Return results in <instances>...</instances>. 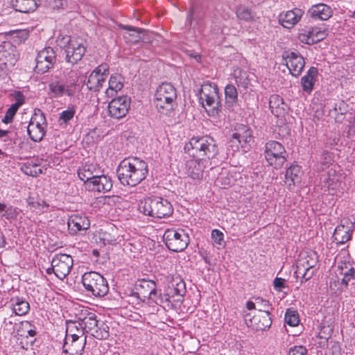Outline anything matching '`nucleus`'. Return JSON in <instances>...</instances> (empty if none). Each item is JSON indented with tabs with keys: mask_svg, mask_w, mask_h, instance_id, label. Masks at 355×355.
Segmentation results:
<instances>
[{
	"mask_svg": "<svg viewBox=\"0 0 355 355\" xmlns=\"http://www.w3.org/2000/svg\"><path fill=\"white\" fill-rule=\"evenodd\" d=\"M317 171L320 173V184L324 191L334 194L340 186L341 174L333 159L331 153L324 150L318 162Z\"/></svg>",
	"mask_w": 355,
	"mask_h": 355,
	"instance_id": "f257e3e1",
	"label": "nucleus"
},
{
	"mask_svg": "<svg viewBox=\"0 0 355 355\" xmlns=\"http://www.w3.org/2000/svg\"><path fill=\"white\" fill-rule=\"evenodd\" d=\"M148 173V164L137 157L122 160L117 168L119 180L123 185L135 187L146 179Z\"/></svg>",
	"mask_w": 355,
	"mask_h": 355,
	"instance_id": "f03ea898",
	"label": "nucleus"
},
{
	"mask_svg": "<svg viewBox=\"0 0 355 355\" xmlns=\"http://www.w3.org/2000/svg\"><path fill=\"white\" fill-rule=\"evenodd\" d=\"M184 150L190 157L204 159L207 163L218 153L217 141L207 135L191 137L185 144Z\"/></svg>",
	"mask_w": 355,
	"mask_h": 355,
	"instance_id": "7ed1b4c3",
	"label": "nucleus"
},
{
	"mask_svg": "<svg viewBox=\"0 0 355 355\" xmlns=\"http://www.w3.org/2000/svg\"><path fill=\"white\" fill-rule=\"evenodd\" d=\"M139 210L146 216L163 218L170 216L173 214V208L168 200L153 196L141 200Z\"/></svg>",
	"mask_w": 355,
	"mask_h": 355,
	"instance_id": "20e7f679",
	"label": "nucleus"
},
{
	"mask_svg": "<svg viewBox=\"0 0 355 355\" xmlns=\"http://www.w3.org/2000/svg\"><path fill=\"white\" fill-rule=\"evenodd\" d=\"M177 98L176 89L171 83L160 85L155 94V104L159 112L168 115L174 109Z\"/></svg>",
	"mask_w": 355,
	"mask_h": 355,
	"instance_id": "39448f33",
	"label": "nucleus"
},
{
	"mask_svg": "<svg viewBox=\"0 0 355 355\" xmlns=\"http://www.w3.org/2000/svg\"><path fill=\"white\" fill-rule=\"evenodd\" d=\"M318 262V257L315 252L302 253L295 271L296 277H300L302 283L310 279L317 270Z\"/></svg>",
	"mask_w": 355,
	"mask_h": 355,
	"instance_id": "423d86ee",
	"label": "nucleus"
},
{
	"mask_svg": "<svg viewBox=\"0 0 355 355\" xmlns=\"http://www.w3.org/2000/svg\"><path fill=\"white\" fill-rule=\"evenodd\" d=\"M82 283L87 292L95 297H103L109 291L107 280L98 272H85L82 277Z\"/></svg>",
	"mask_w": 355,
	"mask_h": 355,
	"instance_id": "0eeeda50",
	"label": "nucleus"
},
{
	"mask_svg": "<svg viewBox=\"0 0 355 355\" xmlns=\"http://www.w3.org/2000/svg\"><path fill=\"white\" fill-rule=\"evenodd\" d=\"M286 150L284 146L277 141L270 140L266 143L264 155L267 163L278 169L283 166L286 161Z\"/></svg>",
	"mask_w": 355,
	"mask_h": 355,
	"instance_id": "6e6552de",
	"label": "nucleus"
},
{
	"mask_svg": "<svg viewBox=\"0 0 355 355\" xmlns=\"http://www.w3.org/2000/svg\"><path fill=\"white\" fill-rule=\"evenodd\" d=\"M136 290L139 298L149 304H159L162 302L161 293L157 291L156 283L153 280H139L136 284Z\"/></svg>",
	"mask_w": 355,
	"mask_h": 355,
	"instance_id": "1a4fd4ad",
	"label": "nucleus"
},
{
	"mask_svg": "<svg viewBox=\"0 0 355 355\" xmlns=\"http://www.w3.org/2000/svg\"><path fill=\"white\" fill-rule=\"evenodd\" d=\"M167 248L173 252L184 250L189 243V237L183 230H167L163 236Z\"/></svg>",
	"mask_w": 355,
	"mask_h": 355,
	"instance_id": "9d476101",
	"label": "nucleus"
},
{
	"mask_svg": "<svg viewBox=\"0 0 355 355\" xmlns=\"http://www.w3.org/2000/svg\"><path fill=\"white\" fill-rule=\"evenodd\" d=\"M46 118L42 112L40 110L35 112L31 117L27 127L28 134L31 140L37 142L40 141L46 133Z\"/></svg>",
	"mask_w": 355,
	"mask_h": 355,
	"instance_id": "9b49d317",
	"label": "nucleus"
},
{
	"mask_svg": "<svg viewBox=\"0 0 355 355\" xmlns=\"http://www.w3.org/2000/svg\"><path fill=\"white\" fill-rule=\"evenodd\" d=\"M53 272L60 279H64L70 272L73 260L72 257L67 254H55L51 261Z\"/></svg>",
	"mask_w": 355,
	"mask_h": 355,
	"instance_id": "f8f14e48",
	"label": "nucleus"
},
{
	"mask_svg": "<svg viewBox=\"0 0 355 355\" xmlns=\"http://www.w3.org/2000/svg\"><path fill=\"white\" fill-rule=\"evenodd\" d=\"M86 51L85 42L82 39H70L65 48L66 60L71 64L80 60Z\"/></svg>",
	"mask_w": 355,
	"mask_h": 355,
	"instance_id": "ddd939ff",
	"label": "nucleus"
},
{
	"mask_svg": "<svg viewBox=\"0 0 355 355\" xmlns=\"http://www.w3.org/2000/svg\"><path fill=\"white\" fill-rule=\"evenodd\" d=\"M327 30L320 26H308L300 31L299 40L306 44H312L320 42L327 36Z\"/></svg>",
	"mask_w": 355,
	"mask_h": 355,
	"instance_id": "4468645a",
	"label": "nucleus"
},
{
	"mask_svg": "<svg viewBox=\"0 0 355 355\" xmlns=\"http://www.w3.org/2000/svg\"><path fill=\"white\" fill-rule=\"evenodd\" d=\"M55 59V53L51 47H46L41 50L35 58V72L44 73L48 71L53 66Z\"/></svg>",
	"mask_w": 355,
	"mask_h": 355,
	"instance_id": "2eb2a0df",
	"label": "nucleus"
},
{
	"mask_svg": "<svg viewBox=\"0 0 355 355\" xmlns=\"http://www.w3.org/2000/svg\"><path fill=\"white\" fill-rule=\"evenodd\" d=\"M130 105V98L127 96L113 98L108 104L109 115L116 119L125 116Z\"/></svg>",
	"mask_w": 355,
	"mask_h": 355,
	"instance_id": "dca6fc26",
	"label": "nucleus"
},
{
	"mask_svg": "<svg viewBox=\"0 0 355 355\" xmlns=\"http://www.w3.org/2000/svg\"><path fill=\"white\" fill-rule=\"evenodd\" d=\"M108 66L101 64L97 67L89 76L87 87L89 90L99 91L108 77Z\"/></svg>",
	"mask_w": 355,
	"mask_h": 355,
	"instance_id": "f3484780",
	"label": "nucleus"
},
{
	"mask_svg": "<svg viewBox=\"0 0 355 355\" xmlns=\"http://www.w3.org/2000/svg\"><path fill=\"white\" fill-rule=\"evenodd\" d=\"M252 141V130L248 125L243 124L236 125L230 139L232 145L234 146L236 149H239V146L244 148L245 145L250 144Z\"/></svg>",
	"mask_w": 355,
	"mask_h": 355,
	"instance_id": "a211bd4d",
	"label": "nucleus"
},
{
	"mask_svg": "<svg viewBox=\"0 0 355 355\" xmlns=\"http://www.w3.org/2000/svg\"><path fill=\"white\" fill-rule=\"evenodd\" d=\"M208 163L204 159L193 158L187 161L185 173L188 177L195 180H200Z\"/></svg>",
	"mask_w": 355,
	"mask_h": 355,
	"instance_id": "6ab92c4d",
	"label": "nucleus"
},
{
	"mask_svg": "<svg viewBox=\"0 0 355 355\" xmlns=\"http://www.w3.org/2000/svg\"><path fill=\"white\" fill-rule=\"evenodd\" d=\"M304 11L300 8L282 12L278 15V21L284 28H293L302 19Z\"/></svg>",
	"mask_w": 355,
	"mask_h": 355,
	"instance_id": "aec40b11",
	"label": "nucleus"
},
{
	"mask_svg": "<svg viewBox=\"0 0 355 355\" xmlns=\"http://www.w3.org/2000/svg\"><path fill=\"white\" fill-rule=\"evenodd\" d=\"M354 231V224L346 220L336 227L333 235L334 241L339 245L345 244L352 239Z\"/></svg>",
	"mask_w": 355,
	"mask_h": 355,
	"instance_id": "412c9836",
	"label": "nucleus"
},
{
	"mask_svg": "<svg viewBox=\"0 0 355 355\" xmlns=\"http://www.w3.org/2000/svg\"><path fill=\"white\" fill-rule=\"evenodd\" d=\"M86 345V336L82 338L65 337L62 352L67 355H82Z\"/></svg>",
	"mask_w": 355,
	"mask_h": 355,
	"instance_id": "4be33fe9",
	"label": "nucleus"
},
{
	"mask_svg": "<svg viewBox=\"0 0 355 355\" xmlns=\"http://www.w3.org/2000/svg\"><path fill=\"white\" fill-rule=\"evenodd\" d=\"M67 225L69 232L71 234H75L78 232L89 229L90 221L85 215L73 214L69 217Z\"/></svg>",
	"mask_w": 355,
	"mask_h": 355,
	"instance_id": "5701e85b",
	"label": "nucleus"
},
{
	"mask_svg": "<svg viewBox=\"0 0 355 355\" xmlns=\"http://www.w3.org/2000/svg\"><path fill=\"white\" fill-rule=\"evenodd\" d=\"M17 59L15 49L11 44L6 43L0 46V69L1 70L13 67Z\"/></svg>",
	"mask_w": 355,
	"mask_h": 355,
	"instance_id": "b1692460",
	"label": "nucleus"
},
{
	"mask_svg": "<svg viewBox=\"0 0 355 355\" xmlns=\"http://www.w3.org/2000/svg\"><path fill=\"white\" fill-rule=\"evenodd\" d=\"M286 65L291 74L295 77L300 76L304 67V58L297 52L290 53L285 59Z\"/></svg>",
	"mask_w": 355,
	"mask_h": 355,
	"instance_id": "393cba45",
	"label": "nucleus"
},
{
	"mask_svg": "<svg viewBox=\"0 0 355 355\" xmlns=\"http://www.w3.org/2000/svg\"><path fill=\"white\" fill-rule=\"evenodd\" d=\"M86 186L89 190L93 191L106 192L111 190L112 182L109 177L101 173L87 183Z\"/></svg>",
	"mask_w": 355,
	"mask_h": 355,
	"instance_id": "a878e982",
	"label": "nucleus"
},
{
	"mask_svg": "<svg viewBox=\"0 0 355 355\" xmlns=\"http://www.w3.org/2000/svg\"><path fill=\"white\" fill-rule=\"evenodd\" d=\"M199 102L209 116H215L218 113L220 107L218 94L205 95V96H200Z\"/></svg>",
	"mask_w": 355,
	"mask_h": 355,
	"instance_id": "bb28decb",
	"label": "nucleus"
},
{
	"mask_svg": "<svg viewBox=\"0 0 355 355\" xmlns=\"http://www.w3.org/2000/svg\"><path fill=\"white\" fill-rule=\"evenodd\" d=\"M339 272L343 275L342 284L347 286L349 283L355 279V263L351 260H345L338 263Z\"/></svg>",
	"mask_w": 355,
	"mask_h": 355,
	"instance_id": "cd10ccee",
	"label": "nucleus"
},
{
	"mask_svg": "<svg viewBox=\"0 0 355 355\" xmlns=\"http://www.w3.org/2000/svg\"><path fill=\"white\" fill-rule=\"evenodd\" d=\"M49 94L53 98H60L64 95L74 96L73 90L68 87L62 79L52 80L49 84Z\"/></svg>",
	"mask_w": 355,
	"mask_h": 355,
	"instance_id": "c85d7f7f",
	"label": "nucleus"
},
{
	"mask_svg": "<svg viewBox=\"0 0 355 355\" xmlns=\"http://www.w3.org/2000/svg\"><path fill=\"white\" fill-rule=\"evenodd\" d=\"M79 78L80 72L76 68H65L63 71V78L62 79L68 87L73 90L74 94L80 90Z\"/></svg>",
	"mask_w": 355,
	"mask_h": 355,
	"instance_id": "c756f323",
	"label": "nucleus"
},
{
	"mask_svg": "<svg viewBox=\"0 0 355 355\" xmlns=\"http://www.w3.org/2000/svg\"><path fill=\"white\" fill-rule=\"evenodd\" d=\"M308 14L313 19L326 21L332 16L333 11L330 6L324 3H318L312 6L309 9Z\"/></svg>",
	"mask_w": 355,
	"mask_h": 355,
	"instance_id": "7c9ffc66",
	"label": "nucleus"
},
{
	"mask_svg": "<svg viewBox=\"0 0 355 355\" xmlns=\"http://www.w3.org/2000/svg\"><path fill=\"white\" fill-rule=\"evenodd\" d=\"M102 173L101 168L94 163L85 164L78 171V175L80 179L83 181L86 184L89 181H92L97 175Z\"/></svg>",
	"mask_w": 355,
	"mask_h": 355,
	"instance_id": "2f4dec72",
	"label": "nucleus"
},
{
	"mask_svg": "<svg viewBox=\"0 0 355 355\" xmlns=\"http://www.w3.org/2000/svg\"><path fill=\"white\" fill-rule=\"evenodd\" d=\"M318 74V69L314 67H311L306 73L302 77L301 85L304 92L311 94L313 89Z\"/></svg>",
	"mask_w": 355,
	"mask_h": 355,
	"instance_id": "473e14b6",
	"label": "nucleus"
},
{
	"mask_svg": "<svg viewBox=\"0 0 355 355\" xmlns=\"http://www.w3.org/2000/svg\"><path fill=\"white\" fill-rule=\"evenodd\" d=\"M123 87V78L119 74L110 76L108 81V87L105 89V94L107 97L112 98L117 94V92Z\"/></svg>",
	"mask_w": 355,
	"mask_h": 355,
	"instance_id": "72a5a7b5",
	"label": "nucleus"
},
{
	"mask_svg": "<svg viewBox=\"0 0 355 355\" xmlns=\"http://www.w3.org/2000/svg\"><path fill=\"white\" fill-rule=\"evenodd\" d=\"M10 4L16 11L24 13L33 12L37 7L35 0H11Z\"/></svg>",
	"mask_w": 355,
	"mask_h": 355,
	"instance_id": "f704fd0d",
	"label": "nucleus"
},
{
	"mask_svg": "<svg viewBox=\"0 0 355 355\" xmlns=\"http://www.w3.org/2000/svg\"><path fill=\"white\" fill-rule=\"evenodd\" d=\"M10 305L13 312L17 315H24L30 309L29 303L19 297H12Z\"/></svg>",
	"mask_w": 355,
	"mask_h": 355,
	"instance_id": "c9c22d12",
	"label": "nucleus"
},
{
	"mask_svg": "<svg viewBox=\"0 0 355 355\" xmlns=\"http://www.w3.org/2000/svg\"><path fill=\"white\" fill-rule=\"evenodd\" d=\"M84 336V329L80 320L68 321L67 322L66 336L70 338H82Z\"/></svg>",
	"mask_w": 355,
	"mask_h": 355,
	"instance_id": "e433bc0d",
	"label": "nucleus"
},
{
	"mask_svg": "<svg viewBox=\"0 0 355 355\" xmlns=\"http://www.w3.org/2000/svg\"><path fill=\"white\" fill-rule=\"evenodd\" d=\"M302 172L298 165H291L286 169L285 178L288 186L294 185L300 182Z\"/></svg>",
	"mask_w": 355,
	"mask_h": 355,
	"instance_id": "4c0bfd02",
	"label": "nucleus"
},
{
	"mask_svg": "<svg viewBox=\"0 0 355 355\" xmlns=\"http://www.w3.org/2000/svg\"><path fill=\"white\" fill-rule=\"evenodd\" d=\"M269 107L271 112L277 116L283 114L285 112V104L283 98L279 95H272L270 97Z\"/></svg>",
	"mask_w": 355,
	"mask_h": 355,
	"instance_id": "58836bf2",
	"label": "nucleus"
},
{
	"mask_svg": "<svg viewBox=\"0 0 355 355\" xmlns=\"http://www.w3.org/2000/svg\"><path fill=\"white\" fill-rule=\"evenodd\" d=\"M225 103L228 107L233 106L238 101L237 89L233 85H227L225 87Z\"/></svg>",
	"mask_w": 355,
	"mask_h": 355,
	"instance_id": "ea45409f",
	"label": "nucleus"
},
{
	"mask_svg": "<svg viewBox=\"0 0 355 355\" xmlns=\"http://www.w3.org/2000/svg\"><path fill=\"white\" fill-rule=\"evenodd\" d=\"M218 94V89L215 83L209 81L204 82L199 89L198 95L205 96V95H215Z\"/></svg>",
	"mask_w": 355,
	"mask_h": 355,
	"instance_id": "a19ab883",
	"label": "nucleus"
},
{
	"mask_svg": "<svg viewBox=\"0 0 355 355\" xmlns=\"http://www.w3.org/2000/svg\"><path fill=\"white\" fill-rule=\"evenodd\" d=\"M80 320L84 329V334L92 330L98 325V321L94 313H89L88 316L85 317L83 319H80Z\"/></svg>",
	"mask_w": 355,
	"mask_h": 355,
	"instance_id": "79ce46f5",
	"label": "nucleus"
},
{
	"mask_svg": "<svg viewBox=\"0 0 355 355\" xmlns=\"http://www.w3.org/2000/svg\"><path fill=\"white\" fill-rule=\"evenodd\" d=\"M257 329L259 330H265L269 328L272 324L270 312L268 311H262L261 315H259Z\"/></svg>",
	"mask_w": 355,
	"mask_h": 355,
	"instance_id": "37998d69",
	"label": "nucleus"
},
{
	"mask_svg": "<svg viewBox=\"0 0 355 355\" xmlns=\"http://www.w3.org/2000/svg\"><path fill=\"white\" fill-rule=\"evenodd\" d=\"M21 335H24L26 337H34L37 334V329L35 325L27 320L22 321L20 324Z\"/></svg>",
	"mask_w": 355,
	"mask_h": 355,
	"instance_id": "c03bdc74",
	"label": "nucleus"
},
{
	"mask_svg": "<svg viewBox=\"0 0 355 355\" xmlns=\"http://www.w3.org/2000/svg\"><path fill=\"white\" fill-rule=\"evenodd\" d=\"M236 16L239 19L250 21L254 19V15L251 10L245 6H239L236 10Z\"/></svg>",
	"mask_w": 355,
	"mask_h": 355,
	"instance_id": "a18cd8bd",
	"label": "nucleus"
},
{
	"mask_svg": "<svg viewBox=\"0 0 355 355\" xmlns=\"http://www.w3.org/2000/svg\"><path fill=\"white\" fill-rule=\"evenodd\" d=\"M284 319L285 322L291 327H296L300 322L297 312L291 309L286 310Z\"/></svg>",
	"mask_w": 355,
	"mask_h": 355,
	"instance_id": "49530a36",
	"label": "nucleus"
},
{
	"mask_svg": "<svg viewBox=\"0 0 355 355\" xmlns=\"http://www.w3.org/2000/svg\"><path fill=\"white\" fill-rule=\"evenodd\" d=\"M76 114V106L69 105L67 110L60 113L59 121L61 123H67L71 120Z\"/></svg>",
	"mask_w": 355,
	"mask_h": 355,
	"instance_id": "de8ad7c7",
	"label": "nucleus"
},
{
	"mask_svg": "<svg viewBox=\"0 0 355 355\" xmlns=\"http://www.w3.org/2000/svg\"><path fill=\"white\" fill-rule=\"evenodd\" d=\"M211 236L213 244L216 246L218 249L225 246L224 234L221 231L214 229L211 231Z\"/></svg>",
	"mask_w": 355,
	"mask_h": 355,
	"instance_id": "09e8293b",
	"label": "nucleus"
},
{
	"mask_svg": "<svg viewBox=\"0 0 355 355\" xmlns=\"http://www.w3.org/2000/svg\"><path fill=\"white\" fill-rule=\"evenodd\" d=\"M28 204L37 211L41 212L46 211L49 207V204L43 200L30 199L28 200Z\"/></svg>",
	"mask_w": 355,
	"mask_h": 355,
	"instance_id": "8fccbe9b",
	"label": "nucleus"
},
{
	"mask_svg": "<svg viewBox=\"0 0 355 355\" xmlns=\"http://www.w3.org/2000/svg\"><path fill=\"white\" fill-rule=\"evenodd\" d=\"M4 213L3 216L7 219L15 218L18 215L17 209L12 206H7L6 205V209L3 211Z\"/></svg>",
	"mask_w": 355,
	"mask_h": 355,
	"instance_id": "3c124183",
	"label": "nucleus"
},
{
	"mask_svg": "<svg viewBox=\"0 0 355 355\" xmlns=\"http://www.w3.org/2000/svg\"><path fill=\"white\" fill-rule=\"evenodd\" d=\"M288 355H308L307 349L302 345H295L290 348Z\"/></svg>",
	"mask_w": 355,
	"mask_h": 355,
	"instance_id": "603ef678",
	"label": "nucleus"
},
{
	"mask_svg": "<svg viewBox=\"0 0 355 355\" xmlns=\"http://www.w3.org/2000/svg\"><path fill=\"white\" fill-rule=\"evenodd\" d=\"M18 109L19 108L17 107V106H15V105H11V106L6 111L4 119L3 121L6 123L10 121L12 119L14 115L16 114Z\"/></svg>",
	"mask_w": 355,
	"mask_h": 355,
	"instance_id": "864d4df0",
	"label": "nucleus"
},
{
	"mask_svg": "<svg viewBox=\"0 0 355 355\" xmlns=\"http://www.w3.org/2000/svg\"><path fill=\"white\" fill-rule=\"evenodd\" d=\"M186 293V288L184 282L180 279L176 283V286L174 288V294L176 295L183 296Z\"/></svg>",
	"mask_w": 355,
	"mask_h": 355,
	"instance_id": "5fc2aeb1",
	"label": "nucleus"
},
{
	"mask_svg": "<svg viewBox=\"0 0 355 355\" xmlns=\"http://www.w3.org/2000/svg\"><path fill=\"white\" fill-rule=\"evenodd\" d=\"M256 301L257 306H259V311L260 313H261L262 311H268V312H270L271 308L268 300L258 298Z\"/></svg>",
	"mask_w": 355,
	"mask_h": 355,
	"instance_id": "6e6d98bb",
	"label": "nucleus"
},
{
	"mask_svg": "<svg viewBox=\"0 0 355 355\" xmlns=\"http://www.w3.org/2000/svg\"><path fill=\"white\" fill-rule=\"evenodd\" d=\"M273 286L277 291H281L286 287V280L283 278L276 277L273 281Z\"/></svg>",
	"mask_w": 355,
	"mask_h": 355,
	"instance_id": "4d7b16f0",
	"label": "nucleus"
},
{
	"mask_svg": "<svg viewBox=\"0 0 355 355\" xmlns=\"http://www.w3.org/2000/svg\"><path fill=\"white\" fill-rule=\"evenodd\" d=\"M14 99L15 103H13V105L17 106V107L18 108H19V107H21L25 101L24 96L20 92H16L14 94Z\"/></svg>",
	"mask_w": 355,
	"mask_h": 355,
	"instance_id": "13d9d810",
	"label": "nucleus"
},
{
	"mask_svg": "<svg viewBox=\"0 0 355 355\" xmlns=\"http://www.w3.org/2000/svg\"><path fill=\"white\" fill-rule=\"evenodd\" d=\"M194 20V8H191L188 12L187 16V22L191 26L193 21Z\"/></svg>",
	"mask_w": 355,
	"mask_h": 355,
	"instance_id": "bf43d9fd",
	"label": "nucleus"
},
{
	"mask_svg": "<svg viewBox=\"0 0 355 355\" xmlns=\"http://www.w3.org/2000/svg\"><path fill=\"white\" fill-rule=\"evenodd\" d=\"M65 1L64 0H54L53 3V8H62L64 6Z\"/></svg>",
	"mask_w": 355,
	"mask_h": 355,
	"instance_id": "052dcab7",
	"label": "nucleus"
},
{
	"mask_svg": "<svg viewBox=\"0 0 355 355\" xmlns=\"http://www.w3.org/2000/svg\"><path fill=\"white\" fill-rule=\"evenodd\" d=\"M124 28L126 30H128V31H133L137 33H139L141 32L140 28H134V27L130 26H124Z\"/></svg>",
	"mask_w": 355,
	"mask_h": 355,
	"instance_id": "680f3d73",
	"label": "nucleus"
},
{
	"mask_svg": "<svg viewBox=\"0 0 355 355\" xmlns=\"http://www.w3.org/2000/svg\"><path fill=\"white\" fill-rule=\"evenodd\" d=\"M256 304L257 303H254L252 302H248L246 306L249 310H252L256 309Z\"/></svg>",
	"mask_w": 355,
	"mask_h": 355,
	"instance_id": "e2e57ef3",
	"label": "nucleus"
},
{
	"mask_svg": "<svg viewBox=\"0 0 355 355\" xmlns=\"http://www.w3.org/2000/svg\"><path fill=\"white\" fill-rule=\"evenodd\" d=\"M6 241L3 233L0 231V248L5 246Z\"/></svg>",
	"mask_w": 355,
	"mask_h": 355,
	"instance_id": "0e129e2a",
	"label": "nucleus"
},
{
	"mask_svg": "<svg viewBox=\"0 0 355 355\" xmlns=\"http://www.w3.org/2000/svg\"><path fill=\"white\" fill-rule=\"evenodd\" d=\"M8 133V131L3 130L0 129V138L5 137L6 135H7Z\"/></svg>",
	"mask_w": 355,
	"mask_h": 355,
	"instance_id": "69168bd1",
	"label": "nucleus"
},
{
	"mask_svg": "<svg viewBox=\"0 0 355 355\" xmlns=\"http://www.w3.org/2000/svg\"><path fill=\"white\" fill-rule=\"evenodd\" d=\"M6 209V204L0 202V213Z\"/></svg>",
	"mask_w": 355,
	"mask_h": 355,
	"instance_id": "338daca9",
	"label": "nucleus"
},
{
	"mask_svg": "<svg viewBox=\"0 0 355 355\" xmlns=\"http://www.w3.org/2000/svg\"><path fill=\"white\" fill-rule=\"evenodd\" d=\"M53 272V266H51V268H49L46 269V273L47 274H51Z\"/></svg>",
	"mask_w": 355,
	"mask_h": 355,
	"instance_id": "774afa93",
	"label": "nucleus"
}]
</instances>
